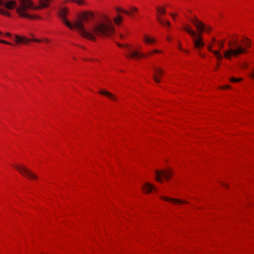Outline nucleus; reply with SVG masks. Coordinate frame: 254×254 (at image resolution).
Returning a JSON list of instances; mask_svg holds the SVG:
<instances>
[{
  "label": "nucleus",
  "mask_w": 254,
  "mask_h": 254,
  "mask_svg": "<svg viewBox=\"0 0 254 254\" xmlns=\"http://www.w3.org/2000/svg\"><path fill=\"white\" fill-rule=\"evenodd\" d=\"M129 9L130 11V12H129L130 13V14H131V13H133V11H138V9L135 7H130ZM130 15L131 14H130L129 15Z\"/></svg>",
  "instance_id": "nucleus-24"
},
{
  "label": "nucleus",
  "mask_w": 254,
  "mask_h": 254,
  "mask_svg": "<svg viewBox=\"0 0 254 254\" xmlns=\"http://www.w3.org/2000/svg\"><path fill=\"white\" fill-rule=\"evenodd\" d=\"M123 19L122 17L120 15H118V17L114 18V21L117 25H120Z\"/></svg>",
  "instance_id": "nucleus-19"
},
{
  "label": "nucleus",
  "mask_w": 254,
  "mask_h": 254,
  "mask_svg": "<svg viewBox=\"0 0 254 254\" xmlns=\"http://www.w3.org/2000/svg\"><path fill=\"white\" fill-rule=\"evenodd\" d=\"M68 9L66 7L62 8L59 11V16L63 22L70 29H76L84 38L92 41L96 39L95 35L100 37H110L115 32V27L111 19L107 16H104L103 19L96 23L89 29L86 30L83 22L93 19L94 14L91 11H84L81 13L79 19L71 24L66 19Z\"/></svg>",
  "instance_id": "nucleus-1"
},
{
  "label": "nucleus",
  "mask_w": 254,
  "mask_h": 254,
  "mask_svg": "<svg viewBox=\"0 0 254 254\" xmlns=\"http://www.w3.org/2000/svg\"><path fill=\"white\" fill-rule=\"evenodd\" d=\"M2 33L1 31H0V35H2Z\"/></svg>",
  "instance_id": "nucleus-37"
},
{
  "label": "nucleus",
  "mask_w": 254,
  "mask_h": 254,
  "mask_svg": "<svg viewBox=\"0 0 254 254\" xmlns=\"http://www.w3.org/2000/svg\"><path fill=\"white\" fill-rule=\"evenodd\" d=\"M230 88V86L228 85H226L224 86H220L219 87L220 89H226V88Z\"/></svg>",
  "instance_id": "nucleus-28"
},
{
  "label": "nucleus",
  "mask_w": 254,
  "mask_h": 254,
  "mask_svg": "<svg viewBox=\"0 0 254 254\" xmlns=\"http://www.w3.org/2000/svg\"><path fill=\"white\" fill-rule=\"evenodd\" d=\"M170 14L173 17V19L175 20V14H174L173 13H170ZM177 15V14H175V15Z\"/></svg>",
  "instance_id": "nucleus-30"
},
{
  "label": "nucleus",
  "mask_w": 254,
  "mask_h": 254,
  "mask_svg": "<svg viewBox=\"0 0 254 254\" xmlns=\"http://www.w3.org/2000/svg\"><path fill=\"white\" fill-rule=\"evenodd\" d=\"M14 168L24 177L29 179H37L38 177L29 170L24 166H15Z\"/></svg>",
  "instance_id": "nucleus-6"
},
{
  "label": "nucleus",
  "mask_w": 254,
  "mask_h": 254,
  "mask_svg": "<svg viewBox=\"0 0 254 254\" xmlns=\"http://www.w3.org/2000/svg\"><path fill=\"white\" fill-rule=\"evenodd\" d=\"M99 93L100 94L104 95L114 101H116V100H117V98L114 95H113V94L111 93L110 92H109L107 91H106V90L100 91L99 92Z\"/></svg>",
  "instance_id": "nucleus-14"
},
{
  "label": "nucleus",
  "mask_w": 254,
  "mask_h": 254,
  "mask_svg": "<svg viewBox=\"0 0 254 254\" xmlns=\"http://www.w3.org/2000/svg\"><path fill=\"white\" fill-rule=\"evenodd\" d=\"M43 41L45 42H47V43H48L49 42V39H45L43 40Z\"/></svg>",
  "instance_id": "nucleus-31"
},
{
  "label": "nucleus",
  "mask_w": 254,
  "mask_h": 254,
  "mask_svg": "<svg viewBox=\"0 0 254 254\" xmlns=\"http://www.w3.org/2000/svg\"><path fill=\"white\" fill-rule=\"evenodd\" d=\"M153 70L155 73L152 76L153 78L156 83H160V78L161 75L163 74L164 71L163 69L157 67H153Z\"/></svg>",
  "instance_id": "nucleus-10"
},
{
  "label": "nucleus",
  "mask_w": 254,
  "mask_h": 254,
  "mask_svg": "<svg viewBox=\"0 0 254 254\" xmlns=\"http://www.w3.org/2000/svg\"><path fill=\"white\" fill-rule=\"evenodd\" d=\"M160 53V51L158 50H153V51L152 52H149L148 53V56H150L153 53Z\"/></svg>",
  "instance_id": "nucleus-26"
},
{
  "label": "nucleus",
  "mask_w": 254,
  "mask_h": 254,
  "mask_svg": "<svg viewBox=\"0 0 254 254\" xmlns=\"http://www.w3.org/2000/svg\"><path fill=\"white\" fill-rule=\"evenodd\" d=\"M66 2H72L77 3L78 5H81L85 3L84 0H65Z\"/></svg>",
  "instance_id": "nucleus-18"
},
{
  "label": "nucleus",
  "mask_w": 254,
  "mask_h": 254,
  "mask_svg": "<svg viewBox=\"0 0 254 254\" xmlns=\"http://www.w3.org/2000/svg\"><path fill=\"white\" fill-rule=\"evenodd\" d=\"M167 40L168 41H170V39L169 38H167Z\"/></svg>",
  "instance_id": "nucleus-36"
},
{
  "label": "nucleus",
  "mask_w": 254,
  "mask_h": 254,
  "mask_svg": "<svg viewBox=\"0 0 254 254\" xmlns=\"http://www.w3.org/2000/svg\"><path fill=\"white\" fill-rule=\"evenodd\" d=\"M156 18L158 21L162 25H166L168 27L170 26V22L168 20H164L161 18L159 14H157L156 15Z\"/></svg>",
  "instance_id": "nucleus-15"
},
{
  "label": "nucleus",
  "mask_w": 254,
  "mask_h": 254,
  "mask_svg": "<svg viewBox=\"0 0 254 254\" xmlns=\"http://www.w3.org/2000/svg\"><path fill=\"white\" fill-rule=\"evenodd\" d=\"M5 35H6V36H8V37H11V34H10V33H6L5 34Z\"/></svg>",
  "instance_id": "nucleus-32"
},
{
  "label": "nucleus",
  "mask_w": 254,
  "mask_h": 254,
  "mask_svg": "<svg viewBox=\"0 0 254 254\" xmlns=\"http://www.w3.org/2000/svg\"><path fill=\"white\" fill-rule=\"evenodd\" d=\"M219 48L221 50L223 48L224 41H222L221 42H218L217 43Z\"/></svg>",
  "instance_id": "nucleus-23"
},
{
  "label": "nucleus",
  "mask_w": 254,
  "mask_h": 254,
  "mask_svg": "<svg viewBox=\"0 0 254 254\" xmlns=\"http://www.w3.org/2000/svg\"><path fill=\"white\" fill-rule=\"evenodd\" d=\"M156 9L160 15H164L166 13V9L164 7L156 6Z\"/></svg>",
  "instance_id": "nucleus-17"
},
{
  "label": "nucleus",
  "mask_w": 254,
  "mask_h": 254,
  "mask_svg": "<svg viewBox=\"0 0 254 254\" xmlns=\"http://www.w3.org/2000/svg\"><path fill=\"white\" fill-rule=\"evenodd\" d=\"M155 173L156 180L158 182H162V177L166 180H169L172 175V173L170 170H162L161 171L156 170Z\"/></svg>",
  "instance_id": "nucleus-7"
},
{
  "label": "nucleus",
  "mask_w": 254,
  "mask_h": 254,
  "mask_svg": "<svg viewBox=\"0 0 254 254\" xmlns=\"http://www.w3.org/2000/svg\"><path fill=\"white\" fill-rule=\"evenodd\" d=\"M0 43H3V44H6V45H12L11 43L8 42L7 41H6L3 40H0Z\"/></svg>",
  "instance_id": "nucleus-25"
},
{
  "label": "nucleus",
  "mask_w": 254,
  "mask_h": 254,
  "mask_svg": "<svg viewBox=\"0 0 254 254\" xmlns=\"http://www.w3.org/2000/svg\"><path fill=\"white\" fill-rule=\"evenodd\" d=\"M184 29L193 38V43L194 48H196L202 57H204V55L202 54L200 52V49L205 45L204 43L202 41V38L200 34L197 33L190 28L184 26Z\"/></svg>",
  "instance_id": "nucleus-4"
},
{
  "label": "nucleus",
  "mask_w": 254,
  "mask_h": 254,
  "mask_svg": "<svg viewBox=\"0 0 254 254\" xmlns=\"http://www.w3.org/2000/svg\"><path fill=\"white\" fill-rule=\"evenodd\" d=\"M161 198L162 199H163V200H166V201H172V202H173L174 203H189L187 201L181 200V199H179L171 198H169V197H166V196H162Z\"/></svg>",
  "instance_id": "nucleus-13"
},
{
  "label": "nucleus",
  "mask_w": 254,
  "mask_h": 254,
  "mask_svg": "<svg viewBox=\"0 0 254 254\" xmlns=\"http://www.w3.org/2000/svg\"><path fill=\"white\" fill-rule=\"evenodd\" d=\"M190 20L195 25L198 32L202 33L204 31V24L201 21L198 20L196 16H195L194 18L191 19Z\"/></svg>",
  "instance_id": "nucleus-9"
},
{
  "label": "nucleus",
  "mask_w": 254,
  "mask_h": 254,
  "mask_svg": "<svg viewBox=\"0 0 254 254\" xmlns=\"http://www.w3.org/2000/svg\"><path fill=\"white\" fill-rule=\"evenodd\" d=\"M242 80V79L240 78H236L234 77H232L230 79L231 81L234 82H239V81H241Z\"/></svg>",
  "instance_id": "nucleus-22"
},
{
  "label": "nucleus",
  "mask_w": 254,
  "mask_h": 254,
  "mask_svg": "<svg viewBox=\"0 0 254 254\" xmlns=\"http://www.w3.org/2000/svg\"><path fill=\"white\" fill-rule=\"evenodd\" d=\"M0 14L4 15L8 17H10L11 16L10 13L8 11L1 8H0Z\"/></svg>",
  "instance_id": "nucleus-20"
},
{
  "label": "nucleus",
  "mask_w": 254,
  "mask_h": 254,
  "mask_svg": "<svg viewBox=\"0 0 254 254\" xmlns=\"http://www.w3.org/2000/svg\"><path fill=\"white\" fill-rule=\"evenodd\" d=\"M204 30L207 32H209V31H210L211 30V27H205V29Z\"/></svg>",
  "instance_id": "nucleus-29"
},
{
  "label": "nucleus",
  "mask_w": 254,
  "mask_h": 254,
  "mask_svg": "<svg viewBox=\"0 0 254 254\" xmlns=\"http://www.w3.org/2000/svg\"><path fill=\"white\" fill-rule=\"evenodd\" d=\"M216 42V39L214 38H213L212 39V43L211 45H210L208 46L207 49L210 52H212L213 54H214L215 55V56H216V57L218 60H221L223 59V56L222 55V54L221 53V52H220V51H214V50H212V45Z\"/></svg>",
  "instance_id": "nucleus-11"
},
{
  "label": "nucleus",
  "mask_w": 254,
  "mask_h": 254,
  "mask_svg": "<svg viewBox=\"0 0 254 254\" xmlns=\"http://www.w3.org/2000/svg\"><path fill=\"white\" fill-rule=\"evenodd\" d=\"M231 47L228 50L223 52L224 57L228 59H230L232 57H237L238 55L243 54L247 52V49L251 47V41L248 38L244 41L243 46H241L235 40L233 44L229 43Z\"/></svg>",
  "instance_id": "nucleus-3"
},
{
  "label": "nucleus",
  "mask_w": 254,
  "mask_h": 254,
  "mask_svg": "<svg viewBox=\"0 0 254 254\" xmlns=\"http://www.w3.org/2000/svg\"><path fill=\"white\" fill-rule=\"evenodd\" d=\"M13 39L16 43L22 44H27L30 40L36 42H40L41 41V40L35 38L30 40L25 37L19 36L17 35H15Z\"/></svg>",
  "instance_id": "nucleus-8"
},
{
  "label": "nucleus",
  "mask_w": 254,
  "mask_h": 254,
  "mask_svg": "<svg viewBox=\"0 0 254 254\" xmlns=\"http://www.w3.org/2000/svg\"><path fill=\"white\" fill-rule=\"evenodd\" d=\"M117 45L119 47H126L127 49L128 53L126 55V57L128 59H134L138 60L140 58H145L146 56L144 54L140 53L138 51L133 50L131 48V46L128 44L123 45L121 44L118 43Z\"/></svg>",
  "instance_id": "nucleus-5"
},
{
  "label": "nucleus",
  "mask_w": 254,
  "mask_h": 254,
  "mask_svg": "<svg viewBox=\"0 0 254 254\" xmlns=\"http://www.w3.org/2000/svg\"><path fill=\"white\" fill-rule=\"evenodd\" d=\"M120 37L122 39H124V36L123 34L120 35Z\"/></svg>",
  "instance_id": "nucleus-34"
},
{
  "label": "nucleus",
  "mask_w": 254,
  "mask_h": 254,
  "mask_svg": "<svg viewBox=\"0 0 254 254\" xmlns=\"http://www.w3.org/2000/svg\"><path fill=\"white\" fill-rule=\"evenodd\" d=\"M252 76L254 78V72L253 73L252 75Z\"/></svg>",
  "instance_id": "nucleus-35"
},
{
  "label": "nucleus",
  "mask_w": 254,
  "mask_h": 254,
  "mask_svg": "<svg viewBox=\"0 0 254 254\" xmlns=\"http://www.w3.org/2000/svg\"><path fill=\"white\" fill-rule=\"evenodd\" d=\"M143 41L146 44H153L156 42V40L154 38H151L146 35H144Z\"/></svg>",
  "instance_id": "nucleus-16"
},
{
  "label": "nucleus",
  "mask_w": 254,
  "mask_h": 254,
  "mask_svg": "<svg viewBox=\"0 0 254 254\" xmlns=\"http://www.w3.org/2000/svg\"><path fill=\"white\" fill-rule=\"evenodd\" d=\"M116 9H117V11H118V12H124L125 13H126L127 15H130V13L129 11H128L127 10H123L121 8H117Z\"/></svg>",
  "instance_id": "nucleus-21"
},
{
  "label": "nucleus",
  "mask_w": 254,
  "mask_h": 254,
  "mask_svg": "<svg viewBox=\"0 0 254 254\" xmlns=\"http://www.w3.org/2000/svg\"><path fill=\"white\" fill-rule=\"evenodd\" d=\"M178 48L181 50L185 52L186 53H188L189 52L187 50H184L183 49L181 46V43L180 42H178Z\"/></svg>",
  "instance_id": "nucleus-27"
},
{
  "label": "nucleus",
  "mask_w": 254,
  "mask_h": 254,
  "mask_svg": "<svg viewBox=\"0 0 254 254\" xmlns=\"http://www.w3.org/2000/svg\"><path fill=\"white\" fill-rule=\"evenodd\" d=\"M222 185L224 187H226V188H228V186L227 185H226V184H222Z\"/></svg>",
  "instance_id": "nucleus-33"
},
{
  "label": "nucleus",
  "mask_w": 254,
  "mask_h": 254,
  "mask_svg": "<svg viewBox=\"0 0 254 254\" xmlns=\"http://www.w3.org/2000/svg\"><path fill=\"white\" fill-rule=\"evenodd\" d=\"M19 3L16 7L17 2L15 0L5 1L0 0V6H3L7 9H12L16 7V12L21 17L29 19L40 18L38 16L31 14V10L42 9L49 6L51 0H39L40 5H35L31 0H19Z\"/></svg>",
  "instance_id": "nucleus-2"
},
{
  "label": "nucleus",
  "mask_w": 254,
  "mask_h": 254,
  "mask_svg": "<svg viewBox=\"0 0 254 254\" xmlns=\"http://www.w3.org/2000/svg\"><path fill=\"white\" fill-rule=\"evenodd\" d=\"M142 189L143 191L146 193H149L152 190H156V188L154 186L148 183H146L143 185Z\"/></svg>",
  "instance_id": "nucleus-12"
}]
</instances>
